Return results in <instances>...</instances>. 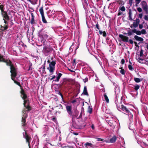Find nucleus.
Masks as SVG:
<instances>
[{
  "mask_svg": "<svg viewBox=\"0 0 148 148\" xmlns=\"http://www.w3.org/2000/svg\"><path fill=\"white\" fill-rule=\"evenodd\" d=\"M66 109L67 112L68 113V114L71 117L72 119L74 117H77L78 115V113L76 112L74 114L73 111H72V107L71 106L67 105L66 106Z\"/></svg>",
  "mask_w": 148,
  "mask_h": 148,
  "instance_id": "f257e3e1",
  "label": "nucleus"
},
{
  "mask_svg": "<svg viewBox=\"0 0 148 148\" xmlns=\"http://www.w3.org/2000/svg\"><path fill=\"white\" fill-rule=\"evenodd\" d=\"M24 108L22 110L23 114H25V116H27V112H29L32 110V108L29 105V102H28L26 105L24 106Z\"/></svg>",
  "mask_w": 148,
  "mask_h": 148,
  "instance_id": "f03ea898",
  "label": "nucleus"
},
{
  "mask_svg": "<svg viewBox=\"0 0 148 148\" xmlns=\"http://www.w3.org/2000/svg\"><path fill=\"white\" fill-rule=\"evenodd\" d=\"M123 41L126 42H128L129 41L130 43L131 44H133L134 43L133 41L131 39L128 40L129 38L128 37L124 36L122 34H119V36Z\"/></svg>",
  "mask_w": 148,
  "mask_h": 148,
  "instance_id": "7ed1b4c3",
  "label": "nucleus"
},
{
  "mask_svg": "<svg viewBox=\"0 0 148 148\" xmlns=\"http://www.w3.org/2000/svg\"><path fill=\"white\" fill-rule=\"evenodd\" d=\"M10 72L11 73V78H15L17 75V69L14 65L10 67Z\"/></svg>",
  "mask_w": 148,
  "mask_h": 148,
  "instance_id": "20e7f679",
  "label": "nucleus"
},
{
  "mask_svg": "<svg viewBox=\"0 0 148 148\" xmlns=\"http://www.w3.org/2000/svg\"><path fill=\"white\" fill-rule=\"evenodd\" d=\"M45 41L43 42V45L45 46L43 47V51L45 53H48L52 51L53 50L52 47L50 45H45Z\"/></svg>",
  "mask_w": 148,
  "mask_h": 148,
  "instance_id": "39448f33",
  "label": "nucleus"
},
{
  "mask_svg": "<svg viewBox=\"0 0 148 148\" xmlns=\"http://www.w3.org/2000/svg\"><path fill=\"white\" fill-rule=\"evenodd\" d=\"M133 33H135L137 35H141V31L137 30L135 29H130L128 31L127 34L128 36H130L133 34Z\"/></svg>",
  "mask_w": 148,
  "mask_h": 148,
  "instance_id": "423d86ee",
  "label": "nucleus"
},
{
  "mask_svg": "<svg viewBox=\"0 0 148 148\" xmlns=\"http://www.w3.org/2000/svg\"><path fill=\"white\" fill-rule=\"evenodd\" d=\"M10 11L9 12L8 14V13L7 12L5 11L2 13H1V14L3 18V20H10V17L9 16L10 14Z\"/></svg>",
  "mask_w": 148,
  "mask_h": 148,
  "instance_id": "0eeeda50",
  "label": "nucleus"
},
{
  "mask_svg": "<svg viewBox=\"0 0 148 148\" xmlns=\"http://www.w3.org/2000/svg\"><path fill=\"white\" fill-rule=\"evenodd\" d=\"M23 134L24 138L26 139V142L28 143V146H29L30 142L32 140L31 136H29L26 131L25 132V134H24L23 133Z\"/></svg>",
  "mask_w": 148,
  "mask_h": 148,
  "instance_id": "6e6552de",
  "label": "nucleus"
},
{
  "mask_svg": "<svg viewBox=\"0 0 148 148\" xmlns=\"http://www.w3.org/2000/svg\"><path fill=\"white\" fill-rule=\"evenodd\" d=\"M4 21V23L5 24L3 26H1V29L3 31H4L7 29L8 28V21L9 20H3Z\"/></svg>",
  "mask_w": 148,
  "mask_h": 148,
  "instance_id": "1a4fd4ad",
  "label": "nucleus"
},
{
  "mask_svg": "<svg viewBox=\"0 0 148 148\" xmlns=\"http://www.w3.org/2000/svg\"><path fill=\"white\" fill-rule=\"evenodd\" d=\"M140 4L144 11L146 12H148V6L146 2L145 1H143L141 2Z\"/></svg>",
  "mask_w": 148,
  "mask_h": 148,
  "instance_id": "9d476101",
  "label": "nucleus"
},
{
  "mask_svg": "<svg viewBox=\"0 0 148 148\" xmlns=\"http://www.w3.org/2000/svg\"><path fill=\"white\" fill-rule=\"evenodd\" d=\"M21 94L23 96H21V97L23 99H26L27 98V94L25 93V91L23 88H22L20 92Z\"/></svg>",
  "mask_w": 148,
  "mask_h": 148,
  "instance_id": "9b49d317",
  "label": "nucleus"
},
{
  "mask_svg": "<svg viewBox=\"0 0 148 148\" xmlns=\"http://www.w3.org/2000/svg\"><path fill=\"white\" fill-rule=\"evenodd\" d=\"M140 20L138 18H136L135 21L133 22V27L135 28H136L138 25L140 23Z\"/></svg>",
  "mask_w": 148,
  "mask_h": 148,
  "instance_id": "f8f14e48",
  "label": "nucleus"
},
{
  "mask_svg": "<svg viewBox=\"0 0 148 148\" xmlns=\"http://www.w3.org/2000/svg\"><path fill=\"white\" fill-rule=\"evenodd\" d=\"M134 39L136 41H139L141 42H143L144 39L142 37H139L137 35H135L134 36Z\"/></svg>",
  "mask_w": 148,
  "mask_h": 148,
  "instance_id": "ddd939ff",
  "label": "nucleus"
},
{
  "mask_svg": "<svg viewBox=\"0 0 148 148\" xmlns=\"http://www.w3.org/2000/svg\"><path fill=\"white\" fill-rule=\"evenodd\" d=\"M3 62L6 63V65L8 66H10V67L14 65L12 62L9 59H6Z\"/></svg>",
  "mask_w": 148,
  "mask_h": 148,
  "instance_id": "4468645a",
  "label": "nucleus"
},
{
  "mask_svg": "<svg viewBox=\"0 0 148 148\" xmlns=\"http://www.w3.org/2000/svg\"><path fill=\"white\" fill-rule=\"evenodd\" d=\"M27 116H25V114H23L21 122L22 123V126H25L26 125V119Z\"/></svg>",
  "mask_w": 148,
  "mask_h": 148,
  "instance_id": "2eb2a0df",
  "label": "nucleus"
},
{
  "mask_svg": "<svg viewBox=\"0 0 148 148\" xmlns=\"http://www.w3.org/2000/svg\"><path fill=\"white\" fill-rule=\"evenodd\" d=\"M30 13L31 15V21H30V23L31 24H36V23L35 22V21L34 20V16L33 13L30 12Z\"/></svg>",
  "mask_w": 148,
  "mask_h": 148,
  "instance_id": "dca6fc26",
  "label": "nucleus"
},
{
  "mask_svg": "<svg viewBox=\"0 0 148 148\" xmlns=\"http://www.w3.org/2000/svg\"><path fill=\"white\" fill-rule=\"evenodd\" d=\"M121 109L123 111H125V112L127 113H129L130 112V110H129L123 105H121Z\"/></svg>",
  "mask_w": 148,
  "mask_h": 148,
  "instance_id": "f3484780",
  "label": "nucleus"
},
{
  "mask_svg": "<svg viewBox=\"0 0 148 148\" xmlns=\"http://www.w3.org/2000/svg\"><path fill=\"white\" fill-rule=\"evenodd\" d=\"M49 71L50 72L49 75H51L53 74V73L54 72L55 70V67L53 66H49Z\"/></svg>",
  "mask_w": 148,
  "mask_h": 148,
  "instance_id": "a211bd4d",
  "label": "nucleus"
},
{
  "mask_svg": "<svg viewBox=\"0 0 148 148\" xmlns=\"http://www.w3.org/2000/svg\"><path fill=\"white\" fill-rule=\"evenodd\" d=\"M82 94L84 95L87 96H88L89 95L87 91V87L86 86H85L84 87L83 91L82 93Z\"/></svg>",
  "mask_w": 148,
  "mask_h": 148,
  "instance_id": "6ab92c4d",
  "label": "nucleus"
},
{
  "mask_svg": "<svg viewBox=\"0 0 148 148\" xmlns=\"http://www.w3.org/2000/svg\"><path fill=\"white\" fill-rule=\"evenodd\" d=\"M14 78H11V79L13 80L14 82L17 85H18L19 86H20V88H21V89L22 88H23V87L21 85L20 82L15 80H14Z\"/></svg>",
  "mask_w": 148,
  "mask_h": 148,
  "instance_id": "aec40b11",
  "label": "nucleus"
},
{
  "mask_svg": "<svg viewBox=\"0 0 148 148\" xmlns=\"http://www.w3.org/2000/svg\"><path fill=\"white\" fill-rule=\"evenodd\" d=\"M66 84V81H63L62 82L61 81L60 84H58V85H59V87H62V86H64L65 84Z\"/></svg>",
  "mask_w": 148,
  "mask_h": 148,
  "instance_id": "412c9836",
  "label": "nucleus"
},
{
  "mask_svg": "<svg viewBox=\"0 0 148 148\" xmlns=\"http://www.w3.org/2000/svg\"><path fill=\"white\" fill-rule=\"evenodd\" d=\"M116 140V136H113L111 139H110V141L111 143H114L115 142Z\"/></svg>",
  "mask_w": 148,
  "mask_h": 148,
  "instance_id": "4be33fe9",
  "label": "nucleus"
},
{
  "mask_svg": "<svg viewBox=\"0 0 148 148\" xmlns=\"http://www.w3.org/2000/svg\"><path fill=\"white\" fill-rule=\"evenodd\" d=\"M128 14H129V20H130V21H132L133 20V19L132 18V11H131V10L130 9H129Z\"/></svg>",
  "mask_w": 148,
  "mask_h": 148,
  "instance_id": "5701e85b",
  "label": "nucleus"
},
{
  "mask_svg": "<svg viewBox=\"0 0 148 148\" xmlns=\"http://www.w3.org/2000/svg\"><path fill=\"white\" fill-rule=\"evenodd\" d=\"M4 6V5L1 4L0 3V10L1 11V13H2L5 11Z\"/></svg>",
  "mask_w": 148,
  "mask_h": 148,
  "instance_id": "b1692460",
  "label": "nucleus"
},
{
  "mask_svg": "<svg viewBox=\"0 0 148 148\" xmlns=\"http://www.w3.org/2000/svg\"><path fill=\"white\" fill-rule=\"evenodd\" d=\"M62 75V74L60 73H59L58 75V76L56 77V79L54 80L55 82H58L59 81L60 77Z\"/></svg>",
  "mask_w": 148,
  "mask_h": 148,
  "instance_id": "393cba45",
  "label": "nucleus"
},
{
  "mask_svg": "<svg viewBox=\"0 0 148 148\" xmlns=\"http://www.w3.org/2000/svg\"><path fill=\"white\" fill-rule=\"evenodd\" d=\"M99 33L100 35L103 34V37H106V33L105 31L102 32L101 30H99Z\"/></svg>",
  "mask_w": 148,
  "mask_h": 148,
  "instance_id": "a878e982",
  "label": "nucleus"
},
{
  "mask_svg": "<svg viewBox=\"0 0 148 148\" xmlns=\"http://www.w3.org/2000/svg\"><path fill=\"white\" fill-rule=\"evenodd\" d=\"M134 80L136 83H139L143 80V79H140L138 78L134 77Z\"/></svg>",
  "mask_w": 148,
  "mask_h": 148,
  "instance_id": "bb28decb",
  "label": "nucleus"
},
{
  "mask_svg": "<svg viewBox=\"0 0 148 148\" xmlns=\"http://www.w3.org/2000/svg\"><path fill=\"white\" fill-rule=\"evenodd\" d=\"M39 10L40 12L41 15V16L44 15V12L43 7H41L39 9Z\"/></svg>",
  "mask_w": 148,
  "mask_h": 148,
  "instance_id": "cd10ccee",
  "label": "nucleus"
},
{
  "mask_svg": "<svg viewBox=\"0 0 148 148\" xmlns=\"http://www.w3.org/2000/svg\"><path fill=\"white\" fill-rule=\"evenodd\" d=\"M104 97L105 98V99L106 102L107 103H108L109 102V99H108V98L106 94V93H105L103 95Z\"/></svg>",
  "mask_w": 148,
  "mask_h": 148,
  "instance_id": "c85d7f7f",
  "label": "nucleus"
},
{
  "mask_svg": "<svg viewBox=\"0 0 148 148\" xmlns=\"http://www.w3.org/2000/svg\"><path fill=\"white\" fill-rule=\"evenodd\" d=\"M56 64V61H52L49 64V66H53L55 67Z\"/></svg>",
  "mask_w": 148,
  "mask_h": 148,
  "instance_id": "c756f323",
  "label": "nucleus"
},
{
  "mask_svg": "<svg viewBox=\"0 0 148 148\" xmlns=\"http://www.w3.org/2000/svg\"><path fill=\"white\" fill-rule=\"evenodd\" d=\"M92 108L90 107V106H89L88 107L87 112H88L90 114H91L92 112Z\"/></svg>",
  "mask_w": 148,
  "mask_h": 148,
  "instance_id": "7c9ffc66",
  "label": "nucleus"
},
{
  "mask_svg": "<svg viewBox=\"0 0 148 148\" xmlns=\"http://www.w3.org/2000/svg\"><path fill=\"white\" fill-rule=\"evenodd\" d=\"M42 19L43 22L44 23H47V21L45 19V17L44 16V15L42 16Z\"/></svg>",
  "mask_w": 148,
  "mask_h": 148,
  "instance_id": "2f4dec72",
  "label": "nucleus"
},
{
  "mask_svg": "<svg viewBox=\"0 0 148 148\" xmlns=\"http://www.w3.org/2000/svg\"><path fill=\"white\" fill-rule=\"evenodd\" d=\"M116 2L120 5H123L124 4V1L122 0H119L116 1Z\"/></svg>",
  "mask_w": 148,
  "mask_h": 148,
  "instance_id": "473e14b6",
  "label": "nucleus"
},
{
  "mask_svg": "<svg viewBox=\"0 0 148 148\" xmlns=\"http://www.w3.org/2000/svg\"><path fill=\"white\" fill-rule=\"evenodd\" d=\"M85 145L86 148H87V146H89L91 147H92V146L93 145L91 143L88 142L86 143H85Z\"/></svg>",
  "mask_w": 148,
  "mask_h": 148,
  "instance_id": "72a5a7b5",
  "label": "nucleus"
},
{
  "mask_svg": "<svg viewBox=\"0 0 148 148\" xmlns=\"http://www.w3.org/2000/svg\"><path fill=\"white\" fill-rule=\"evenodd\" d=\"M140 85H137L134 86V89L136 91H137L140 88Z\"/></svg>",
  "mask_w": 148,
  "mask_h": 148,
  "instance_id": "f704fd0d",
  "label": "nucleus"
},
{
  "mask_svg": "<svg viewBox=\"0 0 148 148\" xmlns=\"http://www.w3.org/2000/svg\"><path fill=\"white\" fill-rule=\"evenodd\" d=\"M56 93L60 95L61 96L62 99H63V96L62 94L61 93L60 91L58 90H56Z\"/></svg>",
  "mask_w": 148,
  "mask_h": 148,
  "instance_id": "c9c22d12",
  "label": "nucleus"
},
{
  "mask_svg": "<svg viewBox=\"0 0 148 148\" xmlns=\"http://www.w3.org/2000/svg\"><path fill=\"white\" fill-rule=\"evenodd\" d=\"M24 100L23 105L25 106V105H26L28 102H29V101L28 99L27 100L26 99H23Z\"/></svg>",
  "mask_w": 148,
  "mask_h": 148,
  "instance_id": "e433bc0d",
  "label": "nucleus"
},
{
  "mask_svg": "<svg viewBox=\"0 0 148 148\" xmlns=\"http://www.w3.org/2000/svg\"><path fill=\"white\" fill-rule=\"evenodd\" d=\"M120 69H121V70L120 71V73L122 75H124L125 74V71L124 69L122 67L120 68Z\"/></svg>",
  "mask_w": 148,
  "mask_h": 148,
  "instance_id": "4c0bfd02",
  "label": "nucleus"
},
{
  "mask_svg": "<svg viewBox=\"0 0 148 148\" xmlns=\"http://www.w3.org/2000/svg\"><path fill=\"white\" fill-rule=\"evenodd\" d=\"M140 31L141 34H147L146 31L145 29H142Z\"/></svg>",
  "mask_w": 148,
  "mask_h": 148,
  "instance_id": "58836bf2",
  "label": "nucleus"
},
{
  "mask_svg": "<svg viewBox=\"0 0 148 148\" xmlns=\"http://www.w3.org/2000/svg\"><path fill=\"white\" fill-rule=\"evenodd\" d=\"M27 1H28L30 2L32 4H35L31 0H27ZM38 1V0H35L34 2H35V4H36Z\"/></svg>",
  "mask_w": 148,
  "mask_h": 148,
  "instance_id": "ea45409f",
  "label": "nucleus"
},
{
  "mask_svg": "<svg viewBox=\"0 0 148 148\" xmlns=\"http://www.w3.org/2000/svg\"><path fill=\"white\" fill-rule=\"evenodd\" d=\"M141 0H135L136 3V6L137 7L138 5L140 2Z\"/></svg>",
  "mask_w": 148,
  "mask_h": 148,
  "instance_id": "a19ab883",
  "label": "nucleus"
},
{
  "mask_svg": "<svg viewBox=\"0 0 148 148\" xmlns=\"http://www.w3.org/2000/svg\"><path fill=\"white\" fill-rule=\"evenodd\" d=\"M144 23V22H143V24H139L138 26H139V28L140 29H142L143 28V24Z\"/></svg>",
  "mask_w": 148,
  "mask_h": 148,
  "instance_id": "79ce46f5",
  "label": "nucleus"
},
{
  "mask_svg": "<svg viewBox=\"0 0 148 148\" xmlns=\"http://www.w3.org/2000/svg\"><path fill=\"white\" fill-rule=\"evenodd\" d=\"M56 108H58L59 109H61V110H62L63 109V107H62V105L60 104L58 106H56Z\"/></svg>",
  "mask_w": 148,
  "mask_h": 148,
  "instance_id": "37998d69",
  "label": "nucleus"
},
{
  "mask_svg": "<svg viewBox=\"0 0 148 148\" xmlns=\"http://www.w3.org/2000/svg\"><path fill=\"white\" fill-rule=\"evenodd\" d=\"M128 68L130 70L132 71L133 69V68L132 67V64L131 65L130 64L129 65H128Z\"/></svg>",
  "mask_w": 148,
  "mask_h": 148,
  "instance_id": "c03bdc74",
  "label": "nucleus"
},
{
  "mask_svg": "<svg viewBox=\"0 0 148 148\" xmlns=\"http://www.w3.org/2000/svg\"><path fill=\"white\" fill-rule=\"evenodd\" d=\"M119 9L122 11H124L125 10V8L124 6H122Z\"/></svg>",
  "mask_w": 148,
  "mask_h": 148,
  "instance_id": "a18cd8bd",
  "label": "nucleus"
},
{
  "mask_svg": "<svg viewBox=\"0 0 148 148\" xmlns=\"http://www.w3.org/2000/svg\"><path fill=\"white\" fill-rule=\"evenodd\" d=\"M45 62L44 63V64H43V65L42 66V67H42V72L43 73L45 71Z\"/></svg>",
  "mask_w": 148,
  "mask_h": 148,
  "instance_id": "49530a36",
  "label": "nucleus"
},
{
  "mask_svg": "<svg viewBox=\"0 0 148 148\" xmlns=\"http://www.w3.org/2000/svg\"><path fill=\"white\" fill-rule=\"evenodd\" d=\"M0 60H3V61H2L1 62H3V61H5V59L3 58V56H2L1 55H0Z\"/></svg>",
  "mask_w": 148,
  "mask_h": 148,
  "instance_id": "de8ad7c7",
  "label": "nucleus"
},
{
  "mask_svg": "<svg viewBox=\"0 0 148 148\" xmlns=\"http://www.w3.org/2000/svg\"><path fill=\"white\" fill-rule=\"evenodd\" d=\"M73 126L75 129H77L78 127L75 124V123L73 122V123L72 124Z\"/></svg>",
  "mask_w": 148,
  "mask_h": 148,
  "instance_id": "09e8293b",
  "label": "nucleus"
},
{
  "mask_svg": "<svg viewBox=\"0 0 148 148\" xmlns=\"http://www.w3.org/2000/svg\"><path fill=\"white\" fill-rule=\"evenodd\" d=\"M42 36L45 38H47L48 37V36L47 35V34H45L44 33H43Z\"/></svg>",
  "mask_w": 148,
  "mask_h": 148,
  "instance_id": "8fccbe9b",
  "label": "nucleus"
},
{
  "mask_svg": "<svg viewBox=\"0 0 148 148\" xmlns=\"http://www.w3.org/2000/svg\"><path fill=\"white\" fill-rule=\"evenodd\" d=\"M143 55V50L141 49L140 51V57H141Z\"/></svg>",
  "mask_w": 148,
  "mask_h": 148,
  "instance_id": "3c124183",
  "label": "nucleus"
},
{
  "mask_svg": "<svg viewBox=\"0 0 148 148\" xmlns=\"http://www.w3.org/2000/svg\"><path fill=\"white\" fill-rule=\"evenodd\" d=\"M137 10L139 12H141L142 11V9L140 7L137 8Z\"/></svg>",
  "mask_w": 148,
  "mask_h": 148,
  "instance_id": "603ef678",
  "label": "nucleus"
},
{
  "mask_svg": "<svg viewBox=\"0 0 148 148\" xmlns=\"http://www.w3.org/2000/svg\"><path fill=\"white\" fill-rule=\"evenodd\" d=\"M56 78V76L55 75H53L52 76V77L51 78L49 77V79L50 80H52Z\"/></svg>",
  "mask_w": 148,
  "mask_h": 148,
  "instance_id": "864d4df0",
  "label": "nucleus"
},
{
  "mask_svg": "<svg viewBox=\"0 0 148 148\" xmlns=\"http://www.w3.org/2000/svg\"><path fill=\"white\" fill-rule=\"evenodd\" d=\"M133 0H129V4L130 6H131L132 5Z\"/></svg>",
  "mask_w": 148,
  "mask_h": 148,
  "instance_id": "5fc2aeb1",
  "label": "nucleus"
},
{
  "mask_svg": "<svg viewBox=\"0 0 148 148\" xmlns=\"http://www.w3.org/2000/svg\"><path fill=\"white\" fill-rule=\"evenodd\" d=\"M83 81L84 83H86L88 81V78L87 77H86L84 79H83Z\"/></svg>",
  "mask_w": 148,
  "mask_h": 148,
  "instance_id": "6e6d98bb",
  "label": "nucleus"
},
{
  "mask_svg": "<svg viewBox=\"0 0 148 148\" xmlns=\"http://www.w3.org/2000/svg\"><path fill=\"white\" fill-rule=\"evenodd\" d=\"M144 18L145 20H147L148 21V16L145 15V16Z\"/></svg>",
  "mask_w": 148,
  "mask_h": 148,
  "instance_id": "4d7b16f0",
  "label": "nucleus"
},
{
  "mask_svg": "<svg viewBox=\"0 0 148 148\" xmlns=\"http://www.w3.org/2000/svg\"><path fill=\"white\" fill-rule=\"evenodd\" d=\"M125 62V61L124 59H122L121 60V63L122 64H124Z\"/></svg>",
  "mask_w": 148,
  "mask_h": 148,
  "instance_id": "13d9d810",
  "label": "nucleus"
},
{
  "mask_svg": "<svg viewBox=\"0 0 148 148\" xmlns=\"http://www.w3.org/2000/svg\"><path fill=\"white\" fill-rule=\"evenodd\" d=\"M76 60L75 59H73V65H75L76 64Z\"/></svg>",
  "mask_w": 148,
  "mask_h": 148,
  "instance_id": "bf43d9fd",
  "label": "nucleus"
},
{
  "mask_svg": "<svg viewBox=\"0 0 148 148\" xmlns=\"http://www.w3.org/2000/svg\"><path fill=\"white\" fill-rule=\"evenodd\" d=\"M135 46L137 47H139V46L138 45L137 42H136L134 41V42Z\"/></svg>",
  "mask_w": 148,
  "mask_h": 148,
  "instance_id": "052dcab7",
  "label": "nucleus"
},
{
  "mask_svg": "<svg viewBox=\"0 0 148 148\" xmlns=\"http://www.w3.org/2000/svg\"><path fill=\"white\" fill-rule=\"evenodd\" d=\"M96 27L99 30H100L99 25L98 23L96 24Z\"/></svg>",
  "mask_w": 148,
  "mask_h": 148,
  "instance_id": "680f3d73",
  "label": "nucleus"
},
{
  "mask_svg": "<svg viewBox=\"0 0 148 148\" xmlns=\"http://www.w3.org/2000/svg\"><path fill=\"white\" fill-rule=\"evenodd\" d=\"M52 120L54 121V122H56V118L53 117L52 119Z\"/></svg>",
  "mask_w": 148,
  "mask_h": 148,
  "instance_id": "e2e57ef3",
  "label": "nucleus"
},
{
  "mask_svg": "<svg viewBox=\"0 0 148 148\" xmlns=\"http://www.w3.org/2000/svg\"><path fill=\"white\" fill-rule=\"evenodd\" d=\"M143 15L142 13H140V14H139V17L140 18H142Z\"/></svg>",
  "mask_w": 148,
  "mask_h": 148,
  "instance_id": "0e129e2a",
  "label": "nucleus"
},
{
  "mask_svg": "<svg viewBox=\"0 0 148 148\" xmlns=\"http://www.w3.org/2000/svg\"><path fill=\"white\" fill-rule=\"evenodd\" d=\"M97 141H103V140L102 139L100 138H97Z\"/></svg>",
  "mask_w": 148,
  "mask_h": 148,
  "instance_id": "69168bd1",
  "label": "nucleus"
},
{
  "mask_svg": "<svg viewBox=\"0 0 148 148\" xmlns=\"http://www.w3.org/2000/svg\"><path fill=\"white\" fill-rule=\"evenodd\" d=\"M91 127L93 130H94L95 127H94V124H92V125L91 126Z\"/></svg>",
  "mask_w": 148,
  "mask_h": 148,
  "instance_id": "338daca9",
  "label": "nucleus"
},
{
  "mask_svg": "<svg viewBox=\"0 0 148 148\" xmlns=\"http://www.w3.org/2000/svg\"><path fill=\"white\" fill-rule=\"evenodd\" d=\"M145 45L147 46V48L148 50V44L146 43H145Z\"/></svg>",
  "mask_w": 148,
  "mask_h": 148,
  "instance_id": "774afa93",
  "label": "nucleus"
}]
</instances>
